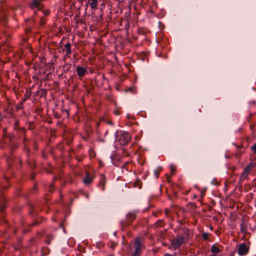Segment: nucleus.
<instances>
[{
  "label": "nucleus",
  "instance_id": "obj_1",
  "mask_svg": "<svg viewBox=\"0 0 256 256\" xmlns=\"http://www.w3.org/2000/svg\"><path fill=\"white\" fill-rule=\"evenodd\" d=\"M190 232L188 229L180 230L178 234L170 241V246L174 250H176L181 246L186 244L189 239Z\"/></svg>",
  "mask_w": 256,
  "mask_h": 256
},
{
  "label": "nucleus",
  "instance_id": "obj_2",
  "mask_svg": "<svg viewBox=\"0 0 256 256\" xmlns=\"http://www.w3.org/2000/svg\"><path fill=\"white\" fill-rule=\"evenodd\" d=\"M256 164L254 162L250 163L244 169L242 173L240 178V182H242L244 180L248 178V175L250 171L256 166Z\"/></svg>",
  "mask_w": 256,
  "mask_h": 256
},
{
  "label": "nucleus",
  "instance_id": "obj_3",
  "mask_svg": "<svg viewBox=\"0 0 256 256\" xmlns=\"http://www.w3.org/2000/svg\"><path fill=\"white\" fill-rule=\"evenodd\" d=\"M134 246V252L132 256H139L141 254V249L143 246L142 240L140 238H136Z\"/></svg>",
  "mask_w": 256,
  "mask_h": 256
},
{
  "label": "nucleus",
  "instance_id": "obj_4",
  "mask_svg": "<svg viewBox=\"0 0 256 256\" xmlns=\"http://www.w3.org/2000/svg\"><path fill=\"white\" fill-rule=\"evenodd\" d=\"M136 217V214L134 212H129L126 216V221L122 222L124 226H128L132 220H134Z\"/></svg>",
  "mask_w": 256,
  "mask_h": 256
},
{
  "label": "nucleus",
  "instance_id": "obj_5",
  "mask_svg": "<svg viewBox=\"0 0 256 256\" xmlns=\"http://www.w3.org/2000/svg\"><path fill=\"white\" fill-rule=\"evenodd\" d=\"M248 250L249 248L246 244H242L238 247V252L239 255L244 256L248 252Z\"/></svg>",
  "mask_w": 256,
  "mask_h": 256
},
{
  "label": "nucleus",
  "instance_id": "obj_6",
  "mask_svg": "<svg viewBox=\"0 0 256 256\" xmlns=\"http://www.w3.org/2000/svg\"><path fill=\"white\" fill-rule=\"evenodd\" d=\"M32 8H37L38 10H41L44 6L40 1L38 0H34L30 4Z\"/></svg>",
  "mask_w": 256,
  "mask_h": 256
},
{
  "label": "nucleus",
  "instance_id": "obj_7",
  "mask_svg": "<svg viewBox=\"0 0 256 256\" xmlns=\"http://www.w3.org/2000/svg\"><path fill=\"white\" fill-rule=\"evenodd\" d=\"M106 182V176L103 174H100V180L98 186L101 188L102 190H104V186Z\"/></svg>",
  "mask_w": 256,
  "mask_h": 256
},
{
  "label": "nucleus",
  "instance_id": "obj_8",
  "mask_svg": "<svg viewBox=\"0 0 256 256\" xmlns=\"http://www.w3.org/2000/svg\"><path fill=\"white\" fill-rule=\"evenodd\" d=\"M76 70L78 76L82 77L84 76L86 72V70L81 66H78L76 68Z\"/></svg>",
  "mask_w": 256,
  "mask_h": 256
},
{
  "label": "nucleus",
  "instance_id": "obj_9",
  "mask_svg": "<svg viewBox=\"0 0 256 256\" xmlns=\"http://www.w3.org/2000/svg\"><path fill=\"white\" fill-rule=\"evenodd\" d=\"M88 2L91 8H92V9L96 8L98 4L97 0H88Z\"/></svg>",
  "mask_w": 256,
  "mask_h": 256
},
{
  "label": "nucleus",
  "instance_id": "obj_10",
  "mask_svg": "<svg viewBox=\"0 0 256 256\" xmlns=\"http://www.w3.org/2000/svg\"><path fill=\"white\" fill-rule=\"evenodd\" d=\"M64 47H65L66 50V54H70L72 53L70 44V42L67 43L64 46Z\"/></svg>",
  "mask_w": 256,
  "mask_h": 256
},
{
  "label": "nucleus",
  "instance_id": "obj_11",
  "mask_svg": "<svg viewBox=\"0 0 256 256\" xmlns=\"http://www.w3.org/2000/svg\"><path fill=\"white\" fill-rule=\"evenodd\" d=\"M210 250L212 253H218L220 251L219 248L214 244L212 246Z\"/></svg>",
  "mask_w": 256,
  "mask_h": 256
},
{
  "label": "nucleus",
  "instance_id": "obj_12",
  "mask_svg": "<svg viewBox=\"0 0 256 256\" xmlns=\"http://www.w3.org/2000/svg\"><path fill=\"white\" fill-rule=\"evenodd\" d=\"M92 182V178L89 175H87L86 176L84 179V182L86 184H89Z\"/></svg>",
  "mask_w": 256,
  "mask_h": 256
},
{
  "label": "nucleus",
  "instance_id": "obj_13",
  "mask_svg": "<svg viewBox=\"0 0 256 256\" xmlns=\"http://www.w3.org/2000/svg\"><path fill=\"white\" fill-rule=\"evenodd\" d=\"M133 186L134 187H138L139 188H140L142 187V184L140 180H136V182L133 184Z\"/></svg>",
  "mask_w": 256,
  "mask_h": 256
},
{
  "label": "nucleus",
  "instance_id": "obj_14",
  "mask_svg": "<svg viewBox=\"0 0 256 256\" xmlns=\"http://www.w3.org/2000/svg\"><path fill=\"white\" fill-rule=\"evenodd\" d=\"M52 238H53V236H50V235L48 236L46 239V242L48 244H50V243L51 240L52 239Z\"/></svg>",
  "mask_w": 256,
  "mask_h": 256
},
{
  "label": "nucleus",
  "instance_id": "obj_15",
  "mask_svg": "<svg viewBox=\"0 0 256 256\" xmlns=\"http://www.w3.org/2000/svg\"><path fill=\"white\" fill-rule=\"evenodd\" d=\"M209 234L204 233L202 234V238L204 240H208V239Z\"/></svg>",
  "mask_w": 256,
  "mask_h": 256
},
{
  "label": "nucleus",
  "instance_id": "obj_16",
  "mask_svg": "<svg viewBox=\"0 0 256 256\" xmlns=\"http://www.w3.org/2000/svg\"><path fill=\"white\" fill-rule=\"evenodd\" d=\"M170 168L171 173L172 174H173L176 170V167L174 165H171Z\"/></svg>",
  "mask_w": 256,
  "mask_h": 256
},
{
  "label": "nucleus",
  "instance_id": "obj_17",
  "mask_svg": "<svg viewBox=\"0 0 256 256\" xmlns=\"http://www.w3.org/2000/svg\"><path fill=\"white\" fill-rule=\"evenodd\" d=\"M252 150L254 152H256V143L254 144L252 147Z\"/></svg>",
  "mask_w": 256,
  "mask_h": 256
},
{
  "label": "nucleus",
  "instance_id": "obj_18",
  "mask_svg": "<svg viewBox=\"0 0 256 256\" xmlns=\"http://www.w3.org/2000/svg\"><path fill=\"white\" fill-rule=\"evenodd\" d=\"M126 138H127V140H126V142H128L130 141V136H129V134H126Z\"/></svg>",
  "mask_w": 256,
  "mask_h": 256
},
{
  "label": "nucleus",
  "instance_id": "obj_19",
  "mask_svg": "<svg viewBox=\"0 0 256 256\" xmlns=\"http://www.w3.org/2000/svg\"><path fill=\"white\" fill-rule=\"evenodd\" d=\"M158 222H160V226L164 225V221L162 220H160Z\"/></svg>",
  "mask_w": 256,
  "mask_h": 256
},
{
  "label": "nucleus",
  "instance_id": "obj_20",
  "mask_svg": "<svg viewBox=\"0 0 256 256\" xmlns=\"http://www.w3.org/2000/svg\"><path fill=\"white\" fill-rule=\"evenodd\" d=\"M165 213L166 214V216H168V214H169L170 213V210H168V209H166L165 210Z\"/></svg>",
  "mask_w": 256,
  "mask_h": 256
},
{
  "label": "nucleus",
  "instance_id": "obj_21",
  "mask_svg": "<svg viewBox=\"0 0 256 256\" xmlns=\"http://www.w3.org/2000/svg\"><path fill=\"white\" fill-rule=\"evenodd\" d=\"M4 206H0V209L1 210H4Z\"/></svg>",
  "mask_w": 256,
  "mask_h": 256
},
{
  "label": "nucleus",
  "instance_id": "obj_22",
  "mask_svg": "<svg viewBox=\"0 0 256 256\" xmlns=\"http://www.w3.org/2000/svg\"><path fill=\"white\" fill-rule=\"evenodd\" d=\"M164 256H173L172 255L169 254H164Z\"/></svg>",
  "mask_w": 256,
  "mask_h": 256
},
{
  "label": "nucleus",
  "instance_id": "obj_23",
  "mask_svg": "<svg viewBox=\"0 0 256 256\" xmlns=\"http://www.w3.org/2000/svg\"><path fill=\"white\" fill-rule=\"evenodd\" d=\"M114 112L115 114H118H118H119V112H118V111H117V110H114Z\"/></svg>",
  "mask_w": 256,
  "mask_h": 256
},
{
  "label": "nucleus",
  "instance_id": "obj_24",
  "mask_svg": "<svg viewBox=\"0 0 256 256\" xmlns=\"http://www.w3.org/2000/svg\"><path fill=\"white\" fill-rule=\"evenodd\" d=\"M170 178H168V181L170 182Z\"/></svg>",
  "mask_w": 256,
  "mask_h": 256
},
{
  "label": "nucleus",
  "instance_id": "obj_25",
  "mask_svg": "<svg viewBox=\"0 0 256 256\" xmlns=\"http://www.w3.org/2000/svg\"><path fill=\"white\" fill-rule=\"evenodd\" d=\"M202 195H204V192H202Z\"/></svg>",
  "mask_w": 256,
  "mask_h": 256
},
{
  "label": "nucleus",
  "instance_id": "obj_26",
  "mask_svg": "<svg viewBox=\"0 0 256 256\" xmlns=\"http://www.w3.org/2000/svg\"><path fill=\"white\" fill-rule=\"evenodd\" d=\"M202 195H204V192H202Z\"/></svg>",
  "mask_w": 256,
  "mask_h": 256
},
{
  "label": "nucleus",
  "instance_id": "obj_27",
  "mask_svg": "<svg viewBox=\"0 0 256 256\" xmlns=\"http://www.w3.org/2000/svg\"><path fill=\"white\" fill-rule=\"evenodd\" d=\"M202 195H204V192H202Z\"/></svg>",
  "mask_w": 256,
  "mask_h": 256
},
{
  "label": "nucleus",
  "instance_id": "obj_28",
  "mask_svg": "<svg viewBox=\"0 0 256 256\" xmlns=\"http://www.w3.org/2000/svg\"><path fill=\"white\" fill-rule=\"evenodd\" d=\"M49 13V12H46V14H48Z\"/></svg>",
  "mask_w": 256,
  "mask_h": 256
}]
</instances>
